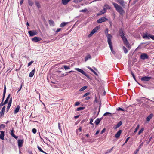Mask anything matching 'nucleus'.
<instances>
[{
    "label": "nucleus",
    "instance_id": "nucleus-1",
    "mask_svg": "<svg viewBox=\"0 0 154 154\" xmlns=\"http://www.w3.org/2000/svg\"><path fill=\"white\" fill-rule=\"evenodd\" d=\"M112 3L115 8L116 11L120 14H122L124 12V10L121 6L119 5L117 3L113 2H112Z\"/></svg>",
    "mask_w": 154,
    "mask_h": 154
},
{
    "label": "nucleus",
    "instance_id": "nucleus-2",
    "mask_svg": "<svg viewBox=\"0 0 154 154\" xmlns=\"http://www.w3.org/2000/svg\"><path fill=\"white\" fill-rule=\"evenodd\" d=\"M118 32L120 36H121L122 40H123L126 38L125 36V34L122 28H119V30Z\"/></svg>",
    "mask_w": 154,
    "mask_h": 154
},
{
    "label": "nucleus",
    "instance_id": "nucleus-3",
    "mask_svg": "<svg viewBox=\"0 0 154 154\" xmlns=\"http://www.w3.org/2000/svg\"><path fill=\"white\" fill-rule=\"evenodd\" d=\"M100 28V26H96L91 31L90 34L88 35V37H91Z\"/></svg>",
    "mask_w": 154,
    "mask_h": 154
},
{
    "label": "nucleus",
    "instance_id": "nucleus-4",
    "mask_svg": "<svg viewBox=\"0 0 154 154\" xmlns=\"http://www.w3.org/2000/svg\"><path fill=\"white\" fill-rule=\"evenodd\" d=\"M106 37L107 38L108 43L109 45V47L112 46L111 40V38H112V35L110 34H108L107 35H106Z\"/></svg>",
    "mask_w": 154,
    "mask_h": 154
},
{
    "label": "nucleus",
    "instance_id": "nucleus-5",
    "mask_svg": "<svg viewBox=\"0 0 154 154\" xmlns=\"http://www.w3.org/2000/svg\"><path fill=\"white\" fill-rule=\"evenodd\" d=\"M75 69L78 72H79L81 73L82 74H83L86 77L88 78H90L89 76L88 75V74H87L84 71L82 70V69H79V68H76Z\"/></svg>",
    "mask_w": 154,
    "mask_h": 154
},
{
    "label": "nucleus",
    "instance_id": "nucleus-6",
    "mask_svg": "<svg viewBox=\"0 0 154 154\" xmlns=\"http://www.w3.org/2000/svg\"><path fill=\"white\" fill-rule=\"evenodd\" d=\"M140 58L143 60L148 59L149 58L148 55L146 53H142L140 55Z\"/></svg>",
    "mask_w": 154,
    "mask_h": 154
},
{
    "label": "nucleus",
    "instance_id": "nucleus-7",
    "mask_svg": "<svg viewBox=\"0 0 154 154\" xmlns=\"http://www.w3.org/2000/svg\"><path fill=\"white\" fill-rule=\"evenodd\" d=\"M152 79L151 76H145L142 77L140 80L143 82H147L149 81Z\"/></svg>",
    "mask_w": 154,
    "mask_h": 154
},
{
    "label": "nucleus",
    "instance_id": "nucleus-8",
    "mask_svg": "<svg viewBox=\"0 0 154 154\" xmlns=\"http://www.w3.org/2000/svg\"><path fill=\"white\" fill-rule=\"evenodd\" d=\"M108 20V19L104 17H101L97 20V22L98 23H101Z\"/></svg>",
    "mask_w": 154,
    "mask_h": 154
},
{
    "label": "nucleus",
    "instance_id": "nucleus-9",
    "mask_svg": "<svg viewBox=\"0 0 154 154\" xmlns=\"http://www.w3.org/2000/svg\"><path fill=\"white\" fill-rule=\"evenodd\" d=\"M30 37L33 36L37 34V32L35 30H30L28 32Z\"/></svg>",
    "mask_w": 154,
    "mask_h": 154
},
{
    "label": "nucleus",
    "instance_id": "nucleus-10",
    "mask_svg": "<svg viewBox=\"0 0 154 154\" xmlns=\"http://www.w3.org/2000/svg\"><path fill=\"white\" fill-rule=\"evenodd\" d=\"M124 44L126 45V46L128 48H130L131 47L130 46V44L128 42L127 38L122 40Z\"/></svg>",
    "mask_w": 154,
    "mask_h": 154
},
{
    "label": "nucleus",
    "instance_id": "nucleus-11",
    "mask_svg": "<svg viewBox=\"0 0 154 154\" xmlns=\"http://www.w3.org/2000/svg\"><path fill=\"white\" fill-rule=\"evenodd\" d=\"M32 40L33 42H36L41 41L42 39L40 37H35L32 38Z\"/></svg>",
    "mask_w": 154,
    "mask_h": 154
},
{
    "label": "nucleus",
    "instance_id": "nucleus-12",
    "mask_svg": "<svg viewBox=\"0 0 154 154\" xmlns=\"http://www.w3.org/2000/svg\"><path fill=\"white\" fill-rule=\"evenodd\" d=\"M122 124V121H120L116 125V126L113 127V128L114 129H116L117 128L120 127Z\"/></svg>",
    "mask_w": 154,
    "mask_h": 154
},
{
    "label": "nucleus",
    "instance_id": "nucleus-13",
    "mask_svg": "<svg viewBox=\"0 0 154 154\" xmlns=\"http://www.w3.org/2000/svg\"><path fill=\"white\" fill-rule=\"evenodd\" d=\"M117 2L123 7H125V2L123 0H116Z\"/></svg>",
    "mask_w": 154,
    "mask_h": 154
},
{
    "label": "nucleus",
    "instance_id": "nucleus-14",
    "mask_svg": "<svg viewBox=\"0 0 154 154\" xmlns=\"http://www.w3.org/2000/svg\"><path fill=\"white\" fill-rule=\"evenodd\" d=\"M142 37L143 38L149 40L150 39L149 36V34L147 33H143L142 35Z\"/></svg>",
    "mask_w": 154,
    "mask_h": 154
},
{
    "label": "nucleus",
    "instance_id": "nucleus-15",
    "mask_svg": "<svg viewBox=\"0 0 154 154\" xmlns=\"http://www.w3.org/2000/svg\"><path fill=\"white\" fill-rule=\"evenodd\" d=\"M87 55L85 57V62H86L88 59H91L92 58L91 56L89 53H87Z\"/></svg>",
    "mask_w": 154,
    "mask_h": 154
},
{
    "label": "nucleus",
    "instance_id": "nucleus-16",
    "mask_svg": "<svg viewBox=\"0 0 154 154\" xmlns=\"http://www.w3.org/2000/svg\"><path fill=\"white\" fill-rule=\"evenodd\" d=\"M107 12V10L105 8H104L103 10L99 12L97 14L98 15H102Z\"/></svg>",
    "mask_w": 154,
    "mask_h": 154
},
{
    "label": "nucleus",
    "instance_id": "nucleus-17",
    "mask_svg": "<svg viewBox=\"0 0 154 154\" xmlns=\"http://www.w3.org/2000/svg\"><path fill=\"white\" fill-rule=\"evenodd\" d=\"M103 118L101 117L100 118H98L96 119L95 121V124L97 125H98L100 123V122L102 120Z\"/></svg>",
    "mask_w": 154,
    "mask_h": 154
},
{
    "label": "nucleus",
    "instance_id": "nucleus-18",
    "mask_svg": "<svg viewBox=\"0 0 154 154\" xmlns=\"http://www.w3.org/2000/svg\"><path fill=\"white\" fill-rule=\"evenodd\" d=\"M154 115L152 113L150 114L146 118V120L147 122H149L151 119L153 117Z\"/></svg>",
    "mask_w": 154,
    "mask_h": 154
},
{
    "label": "nucleus",
    "instance_id": "nucleus-19",
    "mask_svg": "<svg viewBox=\"0 0 154 154\" xmlns=\"http://www.w3.org/2000/svg\"><path fill=\"white\" fill-rule=\"evenodd\" d=\"M6 86L5 85H4V91H3V97H2V102L3 101L5 96V94L6 93Z\"/></svg>",
    "mask_w": 154,
    "mask_h": 154
},
{
    "label": "nucleus",
    "instance_id": "nucleus-20",
    "mask_svg": "<svg viewBox=\"0 0 154 154\" xmlns=\"http://www.w3.org/2000/svg\"><path fill=\"white\" fill-rule=\"evenodd\" d=\"M122 132V130H119L117 133L115 135V137L116 138H119Z\"/></svg>",
    "mask_w": 154,
    "mask_h": 154
},
{
    "label": "nucleus",
    "instance_id": "nucleus-21",
    "mask_svg": "<svg viewBox=\"0 0 154 154\" xmlns=\"http://www.w3.org/2000/svg\"><path fill=\"white\" fill-rule=\"evenodd\" d=\"M5 108V106H4L2 108L0 112V115L1 116H2L4 115Z\"/></svg>",
    "mask_w": 154,
    "mask_h": 154
},
{
    "label": "nucleus",
    "instance_id": "nucleus-22",
    "mask_svg": "<svg viewBox=\"0 0 154 154\" xmlns=\"http://www.w3.org/2000/svg\"><path fill=\"white\" fill-rule=\"evenodd\" d=\"M1 134H0V139L1 140H3L4 139V136L5 135V132L4 131H0Z\"/></svg>",
    "mask_w": 154,
    "mask_h": 154
},
{
    "label": "nucleus",
    "instance_id": "nucleus-23",
    "mask_svg": "<svg viewBox=\"0 0 154 154\" xmlns=\"http://www.w3.org/2000/svg\"><path fill=\"white\" fill-rule=\"evenodd\" d=\"M116 114V113H113V114H112L111 113L109 112H106L104 113L103 114V116H105L107 115H108L109 116H113V115L115 114Z\"/></svg>",
    "mask_w": 154,
    "mask_h": 154
},
{
    "label": "nucleus",
    "instance_id": "nucleus-24",
    "mask_svg": "<svg viewBox=\"0 0 154 154\" xmlns=\"http://www.w3.org/2000/svg\"><path fill=\"white\" fill-rule=\"evenodd\" d=\"M35 68L33 69V70H32L31 72L29 74V77H32L34 75V73H35Z\"/></svg>",
    "mask_w": 154,
    "mask_h": 154
},
{
    "label": "nucleus",
    "instance_id": "nucleus-25",
    "mask_svg": "<svg viewBox=\"0 0 154 154\" xmlns=\"http://www.w3.org/2000/svg\"><path fill=\"white\" fill-rule=\"evenodd\" d=\"M71 0H62V3L63 5H66Z\"/></svg>",
    "mask_w": 154,
    "mask_h": 154
},
{
    "label": "nucleus",
    "instance_id": "nucleus-26",
    "mask_svg": "<svg viewBox=\"0 0 154 154\" xmlns=\"http://www.w3.org/2000/svg\"><path fill=\"white\" fill-rule=\"evenodd\" d=\"M49 23L50 26H53L54 25V23L53 20L52 19L49 20Z\"/></svg>",
    "mask_w": 154,
    "mask_h": 154
},
{
    "label": "nucleus",
    "instance_id": "nucleus-27",
    "mask_svg": "<svg viewBox=\"0 0 154 154\" xmlns=\"http://www.w3.org/2000/svg\"><path fill=\"white\" fill-rule=\"evenodd\" d=\"M104 8L106 10L107 9H111V7L109 6L108 4H106L104 6Z\"/></svg>",
    "mask_w": 154,
    "mask_h": 154
},
{
    "label": "nucleus",
    "instance_id": "nucleus-28",
    "mask_svg": "<svg viewBox=\"0 0 154 154\" xmlns=\"http://www.w3.org/2000/svg\"><path fill=\"white\" fill-rule=\"evenodd\" d=\"M68 23V22H63L62 23L60 24V27H63Z\"/></svg>",
    "mask_w": 154,
    "mask_h": 154
},
{
    "label": "nucleus",
    "instance_id": "nucleus-29",
    "mask_svg": "<svg viewBox=\"0 0 154 154\" xmlns=\"http://www.w3.org/2000/svg\"><path fill=\"white\" fill-rule=\"evenodd\" d=\"M131 74L133 76V79H134L137 83H138V82L136 80L134 74V73L131 70Z\"/></svg>",
    "mask_w": 154,
    "mask_h": 154
},
{
    "label": "nucleus",
    "instance_id": "nucleus-30",
    "mask_svg": "<svg viewBox=\"0 0 154 154\" xmlns=\"http://www.w3.org/2000/svg\"><path fill=\"white\" fill-rule=\"evenodd\" d=\"M19 110V105H18L17 106V107L15 109L14 111V113L16 114L17 113Z\"/></svg>",
    "mask_w": 154,
    "mask_h": 154
},
{
    "label": "nucleus",
    "instance_id": "nucleus-31",
    "mask_svg": "<svg viewBox=\"0 0 154 154\" xmlns=\"http://www.w3.org/2000/svg\"><path fill=\"white\" fill-rule=\"evenodd\" d=\"M88 68L89 70H90L91 72H92L96 75L97 76H98V74H97V73L94 70H93L91 67H88Z\"/></svg>",
    "mask_w": 154,
    "mask_h": 154
},
{
    "label": "nucleus",
    "instance_id": "nucleus-32",
    "mask_svg": "<svg viewBox=\"0 0 154 154\" xmlns=\"http://www.w3.org/2000/svg\"><path fill=\"white\" fill-rule=\"evenodd\" d=\"M87 87H88V86H85L82 87L80 89V90H79V91H82L85 90V89H86L87 88Z\"/></svg>",
    "mask_w": 154,
    "mask_h": 154
},
{
    "label": "nucleus",
    "instance_id": "nucleus-33",
    "mask_svg": "<svg viewBox=\"0 0 154 154\" xmlns=\"http://www.w3.org/2000/svg\"><path fill=\"white\" fill-rule=\"evenodd\" d=\"M35 5L38 8H40L41 6H40V5L39 2H38V1H35Z\"/></svg>",
    "mask_w": 154,
    "mask_h": 154
},
{
    "label": "nucleus",
    "instance_id": "nucleus-34",
    "mask_svg": "<svg viewBox=\"0 0 154 154\" xmlns=\"http://www.w3.org/2000/svg\"><path fill=\"white\" fill-rule=\"evenodd\" d=\"M24 141L23 139H20V148L23 146V144Z\"/></svg>",
    "mask_w": 154,
    "mask_h": 154
},
{
    "label": "nucleus",
    "instance_id": "nucleus-35",
    "mask_svg": "<svg viewBox=\"0 0 154 154\" xmlns=\"http://www.w3.org/2000/svg\"><path fill=\"white\" fill-rule=\"evenodd\" d=\"M113 148V147L111 149L107 150L106 152L104 154H107L109 153H110L112 151Z\"/></svg>",
    "mask_w": 154,
    "mask_h": 154
},
{
    "label": "nucleus",
    "instance_id": "nucleus-36",
    "mask_svg": "<svg viewBox=\"0 0 154 154\" xmlns=\"http://www.w3.org/2000/svg\"><path fill=\"white\" fill-rule=\"evenodd\" d=\"M85 107H80L76 109V111H79L85 109Z\"/></svg>",
    "mask_w": 154,
    "mask_h": 154
},
{
    "label": "nucleus",
    "instance_id": "nucleus-37",
    "mask_svg": "<svg viewBox=\"0 0 154 154\" xmlns=\"http://www.w3.org/2000/svg\"><path fill=\"white\" fill-rule=\"evenodd\" d=\"M10 96H11V94H9L8 95V96H7L6 99L5 100V103L6 102L7 103H8V100L9 99L10 97Z\"/></svg>",
    "mask_w": 154,
    "mask_h": 154
},
{
    "label": "nucleus",
    "instance_id": "nucleus-38",
    "mask_svg": "<svg viewBox=\"0 0 154 154\" xmlns=\"http://www.w3.org/2000/svg\"><path fill=\"white\" fill-rule=\"evenodd\" d=\"M110 48L111 51L115 55L116 54V52L115 51L113 50V46H112L111 47H110Z\"/></svg>",
    "mask_w": 154,
    "mask_h": 154
},
{
    "label": "nucleus",
    "instance_id": "nucleus-39",
    "mask_svg": "<svg viewBox=\"0 0 154 154\" xmlns=\"http://www.w3.org/2000/svg\"><path fill=\"white\" fill-rule=\"evenodd\" d=\"M63 67L65 69L66 71L70 69V68L69 66H67L66 65H64Z\"/></svg>",
    "mask_w": 154,
    "mask_h": 154
},
{
    "label": "nucleus",
    "instance_id": "nucleus-40",
    "mask_svg": "<svg viewBox=\"0 0 154 154\" xmlns=\"http://www.w3.org/2000/svg\"><path fill=\"white\" fill-rule=\"evenodd\" d=\"M28 2L29 5L31 6H32L33 4V2L31 0H28Z\"/></svg>",
    "mask_w": 154,
    "mask_h": 154
},
{
    "label": "nucleus",
    "instance_id": "nucleus-41",
    "mask_svg": "<svg viewBox=\"0 0 154 154\" xmlns=\"http://www.w3.org/2000/svg\"><path fill=\"white\" fill-rule=\"evenodd\" d=\"M122 48L123 49V50L124 53L125 54H126L128 52V50L127 49L125 46H123Z\"/></svg>",
    "mask_w": 154,
    "mask_h": 154
},
{
    "label": "nucleus",
    "instance_id": "nucleus-42",
    "mask_svg": "<svg viewBox=\"0 0 154 154\" xmlns=\"http://www.w3.org/2000/svg\"><path fill=\"white\" fill-rule=\"evenodd\" d=\"M139 127H140V125H137V126L136 128H135V130L134 131V133H135L136 132H137V130L139 128Z\"/></svg>",
    "mask_w": 154,
    "mask_h": 154
},
{
    "label": "nucleus",
    "instance_id": "nucleus-43",
    "mask_svg": "<svg viewBox=\"0 0 154 154\" xmlns=\"http://www.w3.org/2000/svg\"><path fill=\"white\" fill-rule=\"evenodd\" d=\"M144 129L143 128H141V129L139 131L138 134L140 135L143 131Z\"/></svg>",
    "mask_w": 154,
    "mask_h": 154
},
{
    "label": "nucleus",
    "instance_id": "nucleus-44",
    "mask_svg": "<svg viewBox=\"0 0 154 154\" xmlns=\"http://www.w3.org/2000/svg\"><path fill=\"white\" fill-rule=\"evenodd\" d=\"M116 110L118 111H125V109H123L120 108L118 107L116 109Z\"/></svg>",
    "mask_w": 154,
    "mask_h": 154
},
{
    "label": "nucleus",
    "instance_id": "nucleus-45",
    "mask_svg": "<svg viewBox=\"0 0 154 154\" xmlns=\"http://www.w3.org/2000/svg\"><path fill=\"white\" fill-rule=\"evenodd\" d=\"M58 128L61 133H62V130L61 126L60 125V124L59 123H58Z\"/></svg>",
    "mask_w": 154,
    "mask_h": 154
},
{
    "label": "nucleus",
    "instance_id": "nucleus-46",
    "mask_svg": "<svg viewBox=\"0 0 154 154\" xmlns=\"http://www.w3.org/2000/svg\"><path fill=\"white\" fill-rule=\"evenodd\" d=\"M87 11V9L86 8H85L84 9L82 10H81L80 11V12H86Z\"/></svg>",
    "mask_w": 154,
    "mask_h": 154
},
{
    "label": "nucleus",
    "instance_id": "nucleus-47",
    "mask_svg": "<svg viewBox=\"0 0 154 154\" xmlns=\"http://www.w3.org/2000/svg\"><path fill=\"white\" fill-rule=\"evenodd\" d=\"M99 103V104H100V106H99V111H98V113H97V115L96 116H97L99 114V112L100 111V109L101 106V101L100 102V103Z\"/></svg>",
    "mask_w": 154,
    "mask_h": 154
},
{
    "label": "nucleus",
    "instance_id": "nucleus-48",
    "mask_svg": "<svg viewBox=\"0 0 154 154\" xmlns=\"http://www.w3.org/2000/svg\"><path fill=\"white\" fill-rule=\"evenodd\" d=\"M90 94V92H88L85 93L84 95H83L82 97H86L88 95H89Z\"/></svg>",
    "mask_w": 154,
    "mask_h": 154
},
{
    "label": "nucleus",
    "instance_id": "nucleus-49",
    "mask_svg": "<svg viewBox=\"0 0 154 154\" xmlns=\"http://www.w3.org/2000/svg\"><path fill=\"white\" fill-rule=\"evenodd\" d=\"M11 105L9 104L8 103V106H7V109H6V110H7V112H8V111L9 108H10V107L11 106Z\"/></svg>",
    "mask_w": 154,
    "mask_h": 154
},
{
    "label": "nucleus",
    "instance_id": "nucleus-50",
    "mask_svg": "<svg viewBox=\"0 0 154 154\" xmlns=\"http://www.w3.org/2000/svg\"><path fill=\"white\" fill-rule=\"evenodd\" d=\"M3 102L2 101L0 104V106L1 107H2V106H3V105L7 104V103L6 102L5 103V101L4 102V103H3Z\"/></svg>",
    "mask_w": 154,
    "mask_h": 154
},
{
    "label": "nucleus",
    "instance_id": "nucleus-51",
    "mask_svg": "<svg viewBox=\"0 0 154 154\" xmlns=\"http://www.w3.org/2000/svg\"><path fill=\"white\" fill-rule=\"evenodd\" d=\"M149 38H150L152 40H154V36L153 35H151L150 34H149Z\"/></svg>",
    "mask_w": 154,
    "mask_h": 154
},
{
    "label": "nucleus",
    "instance_id": "nucleus-52",
    "mask_svg": "<svg viewBox=\"0 0 154 154\" xmlns=\"http://www.w3.org/2000/svg\"><path fill=\"white\" fill-rule=\"evenodd\" d=\"M106 131V129L105 128H104L100 132V134H103Z\"/></svg>",
    "mask_w": 154,
    "mask_h": 154
},
{
    "label": "nucleus",
    "instance_id": "nucleus-53",
    "mask_svg": "<svg viewBox=\"0 0 154 154\" xmlns=\"http://www.w3.org/2000/svg\"><path fill=\"white\" fill-rule=\"evenodd\" d=\"M152 139V137H151L149 138V140H146V143H147V144H149V142L151 141V140Z\"/></svg>",
    "mask_w": 154,
    "mask_h": 154
},
{
    "label": "nucleus",
    "instance_id": "nucleus-54",
    "mask_svg": "<svg viewBox=\"0 0 154 154\" xmlns=\"http://www.w3.org/2000/svg\"><path fill=\"white\" fill-rule=\"evenodd\" d=\"M32 132L33 133L35 134L37 132V130L35 128H33L32 129Z\"/></svg>",
    "mask_w": 154,
    "mask_h": 154
},
{
    "label": "nucleus",
    "instance_id": "nucleus-55",
    "mask_svg": "<svg viewBox=\"0 0 154 154\" xmlns=\"http://www.w3.org/2000/svg\"><path fill=\"white\" fill-rule=\"evenodd\" d=\"M139 148H138L136 149L135 151H134L133 154H137V152L139 151Z\"/></svg>",
    "mask_w": 154,
    "mask_h": 154
},
{
    "label": "nucleus",
    "instance_id": "nucleus-56",
    "mask_svg": "<svg viewBox=\"0 0 154 154\" xmlns=\"http://www.w3.org/2000/svg\"><path fill=\"white\" fill-rule=\"evenodd\" d=\"M34 62L33 61H31L28 63V66L29 67Z\"/></svg>",
    "mask_w": 154,
    "mask_h": 154
},
{
    "label": "nucleus",
    "instance_id": "nucleus-57",
    "mask_svg": "<svg viewBox=\"0 0 154 154\" xmlns=\"http://www.w3.org/2000/svg\"><path fill=\"white\" fill-rule=\"evenodd\" d=\"M73 2H74L75 3H78L80 2H81L80 0H74L73 1Z\"/></svg>",
    "mask_w": 154,
    "mask_h": 154
},
{
    "label": "nucleus",
    "instance_id": "nucleus-58",
    "mask_svg": "<svg viewBox=\"0 0 154 154\" xmlns=\"http://www.w3.org/2000/svg\"><path fill=\"white\" fill-rule=\"evenodd\" d=\"M37 148H38V150L40 152H42V151L43 150L38 145H37Z\"/></svg>",
    "mask_w": 154,
    "mask_h": 154
},
{
    "label": "nucleus",
    "instance_id": "nucleus-59",
    "mask_svg": "<svg viewBox=\"0 0 154 154\" xmlns=\"http://www.w3.org/2000/svg\"><path fill=\"white\" fill-rule=\"evenodd\" d=\"M130 138V137H127V139H126V140L125 141V142L123 144V145H124L125 144V143H127V141L129 140V139Z\"/></svg>",
    "mask_w": 154,
    "mask_h": 154
},
{
    "label": "nucleus",
    "instance_id": "nucleus-60",
    "mask_svg": "<svg viewBox=\"0 0 154 154\" xmlns=\"http://www.w3.org/2000/svg\"><path fill=\"white\" fill-rule=\"evenodd\" d=\"M80 104V103L79 102V101L75 103V106H78Z\"/></svg>",
    "mask_w": 154,
    "mask_h": 154
},
{
    "label": "nucleus",
    "instance_id": "nucleus-61",
    "mask_svg": "<svg viewBox=\"0 0 154 154\" xmlns=\"http://www.w3.org/2000/svg\"><path fill=\"white\" fill-rule=\"evenodd\" d=\"M61 29H62L61 28H58L55 32V33H57L59 32H60L61 30Z\"/></svg>",
    "mask_w": 154,
    "mask_h": 154
},
{
    "label": "nucleus",
    "instance_id": "nucleus-62",
    "mask_svg": "<svg viewBox=\"0 0 154 154\" xmlns=\"http://www.w3.org/2000/svg\"><path fill=\"white\" fill-rule=\"evenodd\" d=\"M139 85L141 86H142V87H144V88H146V85H143L140 83H139L138 82V83H137Z\"/></svg>",
    "mask_w": 154,
    "mask_h": 154
},
{
    "label": "nucleus",
    "instance_id": "nucleus-63",
    "mask_svg": "<svg viewBox=\"0 0 154 154\" xmlns=\"http://www.w3.org/2000/svg\"><path fill=\"white\" fill-rule=\"evenodd\" d=\"M108 29L107 28H106V30L105 31V33L106 34V35H107L108 34H109L108 33Z\"/></svg>",
    "mask_w": 154,
    "mask_h": 154
},
{
    "label": "nucleus",
    "instance_id": "nucleus-64",
    "mask_svg": "<svg viewBox=\"0 0 154 154\" xmlns=\"http://www.w3.org/2000/svg\"><path fill=\"white\" fill-rule=\"evenodd\" d=\"M12 98L11 97V98H10L9 102L8 103L11 105V103H12Z\"/></svg>",
    "mask_w": 154,
    "mask_h": 154
}]
</instances>
